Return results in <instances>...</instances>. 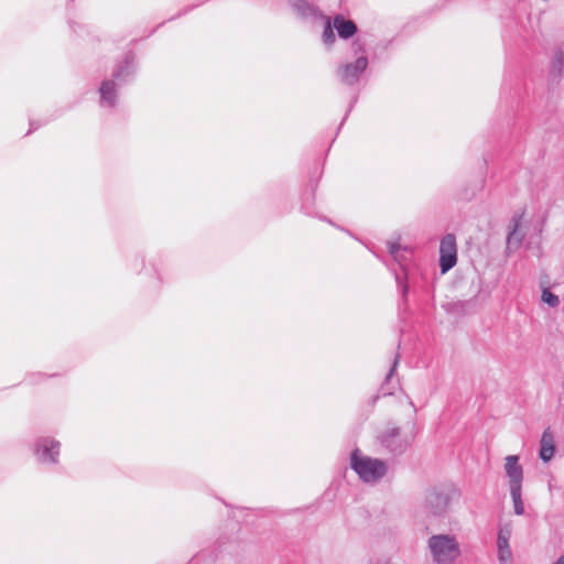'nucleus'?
Masks as SVG:
<instances>
[{
  "instance_id": "nucleus-1",
  "label": "nucleus",
  "mask_w": 564,
  "mask_h": 564,
  "mask_svg": "<svg viewBox=\"0 0 564 564\" xmlns=\"http://www.w3.org/2000/svg\"><path fill=\"white\" fill-rule=\"evenodd\" d=\"M350 467L364 482H377L388 471L384 460L365 456L359 448L354 449L350 454Z\"/></svg>"
},
{
  "instance_id": "nucleus-2",
  "label": "nucleus",
  "mask_w": 564,
  "mask_h": 564,
  "mask_svg": "<svg viewBox=\"0 0 564 564\" xmlns=\"http://www.w3.org/2000/svg\"><path fill=\"white\" fill-rule=\"evenodd\" d=\"M427 544L437 564H453L460 556V547L454 535H432Z\"/></svg>"
},
{
  "instance_id": "nucleus-3",
  "label": "nucleus",
  "mask_w": 564,
  "mask_h": 564,
  "mask_svg": "<svg viewBox=\"0 0 564 564\" xmlns=\"http://www.w3.org/2000/svg\"><path fill=\"white\" fill-rule=\"evenodd\" d=\"M457 263V245L453 234L446 235L440 245V267L444 274Z\"/></svg>"
},
{
  "instance_id": "nucleus-4",
  "label": "nucleus",
  "mask_w": 564,
  "mask_h": 564,
  "mask_svg": "<svg viewBox=\"0 0 564 564\" xmlns=\"http://www.w3.org/2000/svg\"><path fill=\"white\" fill-rule=\"evenodd\" d=\"M61 443L51 437H40L34 443V454L41 463L58 462Z\"/></svg>"
},
{
  "instance_id": "nucleus-5",
  "label": "nucleus",
  "mask_w": 564,
  "mask_h": 564,
  "mask_svg": "<svg viewBox=\"0 0 564 564\" xmlns=\"http://www.w3.org/2000/svg\"><path fill=\"white\" fill-rule=\"evenodd\" d=\"M382 446L393 454H402L409 447L408 438L401 436L399 427H389L379 435Z\"/></svg>"
},
{
  "instance_id": "nucleus-6",
  "label": "nucleus",
  "mask_w": 564,
  "mask_h": 564,
  "mask_svg": "<svg viewBox=\"0 0 564 564\" xmlns=\"http://www.w3.org/2000/svg\"><path fill=\"white\" fill-rule=\"evenodd\" d=\"M449 501L448 494L438 489H432L425 498L426 509L434 516L444 514L448 509Z\"/></svg>"
},
{
  "instance_id": "nucleus-7",
  "label": "nucleus",
  "mask_w": 564,
  "mask_h": 564,
  "mask_svg": "<svg viewBox=\"0 0 564 564\" xmlns=\"http://www.w3.org/2000/svg\"><path fill=\"white\" fill-rule=\"evenodd\" d=\"M506 475L509 478V488L520 487L523 481V468L519 464V456L509 455L506 457L505 464Z\"/></svg>"
},
{
  "instance_id": "nucleus-8",
  "label": "nucleus",
  "mask_w": 564,
  "mask_h": 564,
  "mask_svg": "<svg viewBox=\"0 0 564 564\" xmlns=\"http://www.w3.org/2000/svg\"><path fill=\"white\" fill-rule=\"evenodd\" d=\"M511 538V528H501L498 532L497 547H498V560L500 564H507L512 558V552L509 545Z\"/></svg>"
},
{
  "instance_id": "nucleus-9",
  "label": "nucleus",
  "mask_w": 564,
  "mask_h": 564,
  "mask_svg": "<svg viewBox=\"0 0 564 564\" xmlns=\"http://www.w3.org/2000/svg\"><path fill=\"white\" fill-rule=\"evenodd\" d=\"M368 59L366 57H359L354 63L346 65L341 69L343 80L350 83L358 78V76L367 68Z\"/></svg>"
},
{
  "instance_id": "nucleus-10",
  "label": "nucleus",
  "mask_w": 564,
  "mask_h": 564,
  "mask_svg": "<svg viewBox=\"0 0 564 564\" xmlns=\"http://www.w3.org/2000/svg\"><path fill=\"white\" fill-rule=\"evenodd\" d=\"M555 453V443L553 434L550 429H546L540 441V458L547 463L552 459Z\"/></svg>"
},
{
  "instance_id": "nucleus-11",
  "label": "nucleus",
  "mask_w": 564,
  "mask_h": 564,
  "mask_svg": "<svg viewBox=\"0 0 564 564\" xmlns=\"http://www.w3.org/2000/svg\"><path fill=\"white\" fill-rule=\"evenodd\" d=\"M333 24L341 39H349L357 32V26L355 22L351 20H346L340 14L334 18Z\"/></svg>"
},
{
  "instance_id": "nucleus-12",
  "label": "nucleus",
  "mask_w": 564,
  "mask_h": 564,
  "mask_svg": "<svg viewBox=\"0 0 564 564\" xmlns=\"http://www.w3.org/2000/svg\"><path fill=\"white\" fill-rule=\"evenodd\" d=\"M510 489V495L513 503V510L517 516L524 514V503L522 500V486L512 487Z\"/></svg>"
},
{
  "instance_id": "nucleus-13",
  "label": "nucleus",
  "mask_w": 564,
  "mask_h": 564,
  "mask_svg": "<svg viewBox=\"0 0 564 564\" xmlns=\"http://www.w3.org/2000/svg\"><path fill=\"white\" fill-rule=\"evenodd\" d=\"M101 98L109 105H112L116 97V85L113 82L106 80L100 86Z\"/></svg>"
},
{
  "instance_id": "nucleus-14",
  "label": "nucleus",
  "mask_w": 564,
  "mask_h": 564,
  "mask_svg": "<svg viewBox=\"0 0 564 564\" xmlns=\"http://www.w3.org/2000/svg\"><path fill=\"white\" fill-rule=\"evenodd\" d=\"M542 301L552 307L557 306L560 303L557 295L553 294L549 289L543 290Z\"/></svg>"
},
{
  "instance_id": "nucleus-15",
  "label": "nucleus",
  "mask_w": 564,
  "mask_h": 564,
  "mask_svg": "<svg viewBox=\"0 0 564 564\" xmlns=\"http://www.w3.org/2000/svg\"><path fill=\"white\" fill-rule=\"evenodd\" d=\"M324 37H325L326 41L333 42V40H334V32H333V29H332L330 24H327V26L325 28Z\"/></svg>"
},
{
  "instance_id": "nucleus-16",
  "label": "nucleus",
  "mask_w": 564,
  "mask_h": 564,
  "mask_svg": "<svg viewBox=\"0 0 564 564\" xmlns=\"http://www.w3.org/2000/svg\"><path fill=\"white\" fill-rule=\"evenodd\" d=\"M516 235V229L508 237V245H512Z\"/></svg>"
},
{
  "instance_id": "nucleus-17",
  "label": "nucleus",
  "mask_w": 564,
  "mask_h": 564,
  "mask_svg": "<svg viewBox=\"0 0 564 564\" xmlns=\"http://www.w3.org/2000/svg\"><path fill=\"white\" fill-rule=\"evenodd\" d=\"M553 564H564V555H561Z\"/></svg>"
}]
</instances>
